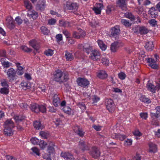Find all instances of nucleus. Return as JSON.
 <instances>
[{"label": "nucleus", "instance_id": "nucleus-1", "mask_svg": "<svg viewBox=\"0 0 160 160\" xmlns=\"http://www.w3.org/2000/svg\"><path fill=\"white\" fill-rule=\"evenodd\" d=\"M69 79L68 75L66 72H63L58 69L54 74V79L55 81L61 84L66 82Z\"/></svg>", "mask_w": 160, "mask_h": 160}, {"label": "nucleus", "instance_id": "nucleus-2", "mask_svg": "<svg viewBox=\"0 0 160 160\" xmlns=\"http://www.w3.org/2000/svg\"><path fill=\"white\" fill-rule=\"evenodd\" d=\"M14 127V123L11 120H8L5 122L4 132L5 135L11 136L13 134L12 129Z\"/></svg>", "mask_w": 160, "mask_h": 160}, {"label": "nucleus", "instance_id": "nucleus-3", "mask_svg": "<svg viewBox=\"0 0 160 160\" xmlns=\"http://www.w3.org/2000/svg\"><path fill=\"white\" fill-rule=\"evenodd\" d=\"M17 71L12 68H11L8 70L7 75L10 82L15 80L17 78L16 75Z\"/></svg>", "mask_w": 160, "mask_h": 160}, {"label": "nucleus", "instance_id": "nucleus-4", "mask_svg": "<svg viewBox=\"0 0 160 160\" xmlns=\"http://www.w3.org/2000/svg\"><path fill=\"white\" fill-rule=\"evenodd\" d=\"M91 52L89 58L94 61H97L99 59L101 58L100 54L99 52L96 49L92 50Z\"/></svg>", "mask_w": 160, "mask_h": 160}, {"label": "nucleus", "instance_id": "nucleus-5", "mask_svg": "<svg viewBox=\"0 0 160 160\" xmlns=\"http://www.w3.org/2000/svg\"><path fill=\"white\" fill-rule=\"evenodd\" d=\"M105 104L107 109L111 112H112L114 110V104L113 100L111 99H106Z\"/></svg>", "mask_w": 160, "mask_h": 160}, {"label": "nucleus", "instance_id": "nucleus-6", "mask_svg": "<svg viewBox=\"0 0 160 160\" xmlns=\"http://www.w3.org/2000/svg\"><path fill=\"white\" fill-rule=\"evenodd\" d=\"M78 48L80 49H82L83 51L86 52L88 54L92 50V47L88 43H84L83 45H79Z\"/></svg>", "mask_w": 160, "mask_h": 160}, {"label": "nucleus", "instance_id": "nucleus-7", "mask_svg": "<svg viewBox=\"0 0 160 160\" xmlns=\"http://www.w3.org/2000/svg\"><path fill=\"white\" fill-rule=\"evenodd\" d=\"M79 5L77 3H71L67 2L65 5V8L69 10H77L78 8Z\"/></svg>", "mask_w": 160, "mask_h": 160}, {"label": "nucleus", "instance_id": "nucleus-8", "mask_svg": "<svg viewBox=\"0 0 160 160\" xmlns=\"http://www.w3.org/2000/svg\"><path fill=\"white\" fill-rule=\"evenodd\" d=\"M89 153L94 158H97L100 155V152L99 149L96 147L92 148Z\"/></svg>", "mask_w": 160, "mask_h": 160}, {"label": "nucleus", "instance_id": "nucleus-9", "mask_svg": "<svg viewBox=\"0 0 160 160\" xmlns=\"http://www.w3.org/2000/svg\"><path fill=\"white\" fill-rule=\"evenodd\" d=\"M77 82L78 85L83 88H86L89 84V82L88 81L83 78H78Z\"/></svg>", "mask_w": 160, "mask_h": 160}, {"label": "nucleus", "instance_id": "nucleus-10", "mask_svg": "<svg viewBox=\"0 0 160 160\" xmlns=\"http://www.w3.org/2000/svg\"><path fill=\"white\" fill-rule=\"evenodd\" d=\"M147 87L148 90L154 93L157 89H159L160 85V84H158L156 86H154L151 83L148 82L147 85Z\"/></svg>", "mask_w": 160, "mask_h": 160}, {"label": "nucleus", "instance_id": "nucleus-11", "mask_svg": "<svg viewBox=\"0 0 160 160\" xmlns=\"http://www.w3.org/2000/svg\"><path fill=\"white\" fill-rule=\"evenodd\" d=\"M45 0H39L36 7V9L40 11H43L45 8Z\"/></svg>", "mask_w": 160, "mask_h": 160}, {"label": "nucleus", "instance_id": "nucleus-12", "mask_svg": "<svg viewBox=\"0 0 160 160\" xmlns=\"http://www.w3.org/2000/svg\"><path fill=\"white\" fill-rule=\"evenodd\" d=\"M117 6L122 10H126L127 9L126 0H117Z\"/></svg>", "mask_w": 160, "mask_h": 160}, {"label": "nucleus", "instance_id": "nucleus-13", "mask_svg": "<svg viewBox=\"0 0 160 160\" xmlns=\"http://www.w3.org/2000/svg\"><path fill=\"white\" fill-rule=\"evenodd\" d=\"M120 30L119 26L116 25L112 28L111 29V35L112 37L118 35L120 33Z\"/></svg>", "mask_w": 160, "mask_h": 160}, {"label": "nucleus", "instance_id": "nucleus-14", "mask_svg": "<svg viewBox=\"0 0 160 160\" xmlns=\"http://www.w3.org/2000/svg\"><path fill=\"white\" fill-rule=\"evenodd\" d=\"M61 156L64 159L67 160H73L74 158L73 155L69 152H62L61 153Z\"/></svg>", "mask_w": 160, "mask_h": 160}, {"label": "nucleus", "instance_id": "nucleus-15", "mask_svg": "<svg viewBox=\"0 0 160 160\" xmlns=\"http://www.w3.org/2000/svg\"><path fill=\"white\" fill-rule=\"evenodd\" d=\"M6 24L7 27L10 29H12L14 27L13 21L11 17H8L6 19Z\"/></svg>", "mask_w": 160, "mask_h": 160}, {"label": "nucleus", "instance_id": "nucleus-16", "mask_svg": "<svg viewBox=\"0 0 160 160\" xmlns=\"http://www.w3.org/2000/svg\"><path fill=\"white\" fill-rule=\"evenodd\" d=\"M148 13L152 18H156L158 16V12L154 7H152L150 8Z\"/></svg>", "mask_w": 160, "mask_h": 160}, {"label": "nucleus", "instance_id": "nucleus-17", "mask_svg": "<svg viewBox=\"0 0 160 160\" xmlns=\"http://www.w3.org/2000/svg\"><path fill=\"white\" fill-rule=\"evenodd\" d=\"M149 149L148 151L149 152L155 153L157 150V146L155 144L150 142L148 144Z\"/></svg>", "mask_w": 160, "mask_h": 160}, {"label": "nucleus", "instance_id": "nucleus-18", "mask_svg": "<svg viewBox=\"0 0 160 160\" xmlns=\"http://www.w3.org/2000/svg\"><path fill=\"white\" fill-rule=\"evenodd\" d=\"M75 133L79 135V136L82 137L83 136L84 132H83L82 128H80L78 126H76L73 129Z\"/></svg>", "mask_w": 160, "mask_h": 160}, {"label": "nucleus", "instance_id": "nucleus-19", "mask_svg": "<svg viewBox=\"0 0 160 160\" xmlns=\"http://www.w3.org/2000/svg\"><path fill=\"white\" fill-rule=\"evenodd\" d=\"M156 110V113H152L151 114V117L153 120L160 117V107L158 106L155 108Z\"/></svg>", "mask_w": 160, "mask_h": 160}, {"label": "nucleus", "instance_id": "nucleus-20", "mask_svg": "<svg viewBox=\"0 0 160 160\" xmlns=\"http://www.w3.org/2000/svg\"><path fill=\"white\" fill-rule=\"evenodd\" d=\"M31 110L33 112L38 113L39 112V105L36 103H32L30 106Z\"/></svg>", "mask_w": 160, "mask_h": 160}, {"label": "nucleus", "instance_id": "nucleus-21", "mask_svg": "<svg viewBox=\"0 0 160 160\" xmlns=\"http://www.w3.org/2000/svg\"><path fill=\"white\" fill-rule=\"evenodd\" d=\"M79 145L80 148L83 151L88 150L89 149L86 143L82 140H81L79 143Z\"/></svg>", "mask_w": 160, "mask_h": 160}, {"label": "nucleus", "instance_id": "nucleus-22", "mask_svg": "<svg viewBox=\"0 0 160 160\" xmlns=\"http://www.w3.org/2000/svg\"><path fill=\"white\" fill-rule=\"evenodd\" d=\"M97 77L101 79H104L107 78V74L105 71L103 70H100L98 72L97 74Z\"/></svg>", "mask_w": 160, "mask_h": 160}, {"label": "nucleus", "instance_id": "nucleus-23", "mask_svg": "<svg viewBox=\"0 0 160 160\" xmlns=\"http://www.w3.org/2000/svg\"><path fill=\"white\" fill-rule=\"evenodd\" d=\"M146 49L148 51H152L154 48L153 42L152 41L148 42L146 43L145 46Z\"/></svg>", "mask_w": 160, "mask_h": 160}, {"label": "nucleus", "instance_id": "nucleus-24", "mask_svg": "<svg viewBox=\"0 0 160 160\" xmlns=\"http://www.w3.org/2000/svg\"><path fill=\"white\" fill-rule=\"evenodd\" d=\"M34 127L36 129H42L43 128V125L40 122L36 121L33 123Z\"/></svg>", "mask_w": 160, "mask_h": 160}, {"label": "nucleus", "instance_id": "nucleus-25", "mask_svg": "<svg viewBox=\"0 0 160 160\" xmlns=\"http://www.w3.org/2000/svg\"><path fill=\"white\" fill-rule=\"evenodd\" d=\"M16 65L17 68V69L16 71L18 74L19 75H22L24 72L23 68L20 66V63H16Z\"/></svg>", "mask_w": 160, "mask_h": 160}, {"label": "nucleus", "instance_id": "nucleus-26", "mask_svg": "<svg viewBox=\"0 0 160 160\" xmlns=\"http://www.w3.org/2000/svg\"><path fill=\"white\" fill-rule=\"evenodd\" d=\"M60 99L58 96L55 94L53 97V102L55 107H57L58 104H60Z\"/></svg>", "mask_w": 160, "mask_h": 160}, {"label": "nucleus", "instance_id": "nucleus-27", "mask_svg": "<svg viewBox=\"0 0 160 160\" xmlns=\"http://www.w3.org/2000/svg\"><path fill=\"white\" fill-rule=\"evenodd\" d=\"M28 14V16L31 17L34 19H36L38 16V14L37 12L33 10L29 11Z\"/></svg>", "mask_w": 160, "mask_h": 160}, {"label": "nucleus", "instance_id": "nucleus-28", "mask_svg": "<svg viewBox=\"0 0 160 160\" xmlns=\"http://www.w3.org/2000/svg\"><path fill=\"white\" fill-rule=\"evenodd\" d=\"M118 42L116 41L114 42L113 43H112L111 46V50L112 52H115L116 51L118 48Z\"/></svg>", "mask_w": 160, "mask_h": 160}, {"label": "nucleus", "instance_id": "nucleus-29", "mask_svg": "<svg viewBox=\"0 0 160 160\" xmlns=\"http://www.w3.org/2000/svg\"><path fill=\"white\" fill-rule=\"evenodd\" d=\"M65 56L67 61H71L73 59V57L72 54L67 51H65Z\"/></svg>", "mask_w": 160, "mask_h": 160}, {"label": "nucleus", "instance_id": "nucleus-30", "mask_svg": "<svg viewBox=\"0 0 160 160\" xmlns=\"http://www.w3.org/2000/svg\"><path fill=\"white\" fill-rule=\"evenodd\" d=\"M139 31L141 34H145L148 33V30L145 27L143 26L140 27Z\"/></svg>", "mask_w": 160, "mask_h": 160}, {"label": "nucleus", "instance_id": "nucleus-31", "mask_svg": "<svg viewBox=\"0 0 160 160\" xmlns=\"http://www.w3.org/2000/svg\"><path fill=\"white\" fill-rule=\"evenodd\" d=\"M98 43L100 48L102 50H105L107 48V46L103 43L102 41L98 40Z\"/></svg>", "mask_w": 160, "mask_h": 160}, {"label": "nucleus", "instance_id": "nucleus-32", "mask_svg": "<svg viewBox=\"0 0 160 160\" xmlns=\"http://www.w3.org/2000/svg\"><path fill=\"white\" fill-rule=\"evenodd\" d=\"M114 138L118 139L119 140L122 141L125 139L126 136L124 135H122L120 134L114 133Z\"/></svg>", "mask_w": 160, "mask_h": 160}, {"label": "nucleus", "instance_id": "nucleus-33", "mask_svg": "<svg viewBox=\"0 0 160 160\" xmlns=\"http://www.w3.org/2000/svg\"><path fill=\"white\" fill-rule=\"evenodd\" d=\"M2 65L5 68H8L10 66V63L8 61H5L3 58L1 59Z\"/></svg>", "mask_w": 160, "mask_h": 160}, {"label": "nucleus", "instance_id": "nucleus-34", "mask_svg": "<svg viewBox=\"0 0 160 160\" xmlns=\"http://www.w3.org/2000/svg\"><path fill=\"white\" fill-rule=\"evenodd\" d=\"M59 25L65 27H67L70 26V23L67 21H64L62 20L59 21Z\"/></svg>", "mask_w": 160, "mask_h": 160}, {"label": "nucleus", "instance_id": "nucleus-35", "mask_svg": "<svg viewBox=\"0 0 160 160\" xmlns=\"http://www.w3.org/2000/svg\"><path fill=\"white\" fill-rule=\"evenodd\" d=\"M140 100L145 103H149L151 102V101L148 98H146L145 96H142L140 98Z\"/></svg>", "mask_w": 160, "mask_h": 160}, {"label": "nucleus", "instance_id": "nucleus-36", "mask_svg": "<svg viewBox=\"0 0 160 160\" xmlns=\"http://www.w3.org/2000/svg\"><path fill=\"white\" fill-rule=\"evenodd\" d=\"M9 89L7 87L1 88L0 89V93L1 94L7 95L8 93Z\"/></svg>", "mask_w": 160, "mask_h": 160}, {"label": "nucleus", "instance_id": "nucleus-37", "mask_svg": "<svg viewBox=\"0 0 160 160\" xmlns=\"http://www.w3.org/2000/svg\"><path fill=\"white\" fill-rule=\"evenodd\" d=\"M121 23L126 27H129L131 25V24L129 21L127 20L122 19L121 20Z\"/></svg>", "mask_w": 160, "mask_h": 160}, {"label": "nucleus", "instance_id": "nucleus-38", "mask_svg": "<svg viewBox=\"0 0 160 160\" xmlns=\"http://www.w3.org/2000/svg\"><path fill=\"white\" fill-rule=\"evenodd\" d=\"M24 4L26 8L30 10L32 8L31 4L28 1L24 0Z\"/></svg>", "mask_w": 160, "mask_h": 160}, {"label": "nucleus", "instance_id": "nucleus-39", "mask_svg": "<svg viewBox=\"0 0 160 160\" xmlns=\"http://www.w3.org/2000/svg\"><path fill=\"white\" fill-rule=\"evenodd\" d=\"M41 30L42 32L46 35H47L49 32V30L45 26H42L41 28Z\"/></svg>", "mask_w": 160, "mask_h": 160}, {"label": "nucleus", "instance_id": "nucleus-40", "mask_svg": "<svg viewBox=\"0 0 160 160\" xmlns=\"http://www.w3.org/2000/svg\"><path fill=\"white\" fill-rule=\"evenodd\" d=\"M63 111L67 114L70 115L72 113L71 109L68 106H65L63 108Z\"/></svg>", "mask_w": 160, "mask_h": 160}, {"label": "nucleus", "instance_id": "nucleus-41", "mask_svg": "<svg viewBox=\"0 0 160 160\" xmlns=\"http://www.w3.org/2000/svg\"><path fill=\"white\" fill-rule=\"evenodd\" d=\"M38 144L39 145L40 148L42 149H43L47 145L46 143L43 140H39V142L38 143Z\"/></svg>", "mask_w": 160, "mask_h": 160}, {"label": "nucleus", "instance_id": "nucleus-42", "mask_svg": "<svg viewBox=\"0 0 160 160\" xmlns=\"http://www.w3.org/2000/svg\"><path fill=\"white\" fill-rule=\"evenodd\" d=\"M40 135L41 136L42 138L47 139L49 136V135L48 133L42 131L40 132Z\"/></svg>", "mask_w": 160, "mask_h": 160}, {"label": "nucleus", "instance_id": "nucleus-43", "mask_svg": "<svg viewBox=\"0 0 160 160\" xmlns=\"http://www.w3.org/2000/svg\"><path fill=\"white\" fill-rule=\"evenodd\" d=\"M15 120L17 122H18L19 121H21L25 118L24 116H17L14 117Z\"/></svg>", "mask_w": 160, "mask_h": 160}, {"label": "nucleus", "instance_id": "nucleus-44", "mask_svg": "<svg viewBox=\"0 0 160 160\" xmlns=\"http://www.w3.org/2000/svg\"><path fill=\"white\" fill-rule=\"evenodd\" d=\"M125 16L126 17L128 18L131 20H134L135 19V17L131 12L125 14Z\"/></svg>", "mask_w": 160, "mask_h": 160}, {"label": "nucleus", "instance_id": "nucleus-45", "mask_svg": "<svg viewBox=\"0 0 160 160\" xmlns=\"http://www.w3.org/2000/svg\"><path fill=\"white\" fill-rule=\"evenodd\" d=\"M39 112L44 113L46 112V106L42 105H39Z\"/></svg>", "mask_w": 160, "mask_h": 160}, {"label": "nucleus", "instance_id": "nucleus-46", "mask_svg": "<svg viewBox=\"0 0 160 160\" xmlns=\"http://www.w3.org/2000/svg\"><path fill=\"white\" fill-rule=\"evenodd\" d=\"M32 143L33 144H38L39 142V140L37 138H33L31 139Z\"/></svg>", "mask_w": 160, "mask_h": 160}, {"label": "nucleus", "instance_id": "nucleus-47", "mask_svg": "<svg viewBox=\"0 0 160 160\" xmlns=\"http://www.w3.org/2000/svg\"><path fill=\"white\" fill-rule=\"evenodd\" d=\"M62 33L65 35L66 38H68L70 37L71 34L67 30H63Z\"/></svg>", "mask_w": 160, "mask_h": 160}, {"label": "nucleus", "instance_id": "nucleus-48", "mask_svg": "<svg viewBox=\"0 0 160 160\" xmlns=\"http://www.w3.org/2000/svg\"><path fill=\"white\" fill-rule=\"evenodd\" d=\"M102 62L103 64L108 66L109 63L108 60L106 58H102Z\"/></svg>", "mask_w": 160, "mask_h": 160}, {"label": "nucleus", "instance_id": "nucleus-49", "mask_svg": "<svg viewBox=\"0 0 160 160\" xmlns=\"http://www.w3.org/2000/svg\"><path fill=\"white\" fill-rule=\"evenodd\" d=\"M21 85L23 88L24 89H29L30 88V86L28 85V84L25 82H22Z\"/></svg>", "mask_w": 160, "mask_h": 160}, {"label": "nucleus", "instance_id": "nucleus-50", "mask_svg": "<svg viewBox=\"0 0 160 160\" xmlns=\"http://www.w3.org/2000/svg\"><path fill=\"white\" fill-rule=\"evenodd\" d=\"M31 150L33 152H34L37 155L39 156L40 155L39 151L38 149L36 147H34L32 148Z\"/></svg>", "mask_w": 160, "mask_h": 160}, {"label": "nucleus", "instance_id": "nucleus-51", "mask_svg": "<svg viewBox=\"0 0 160 160\" xmlns=\"http://www.w3.org/2000/svg\"><path fill=\"white\" fill-rule=\"evenodd\" d=\"M77 105L82 110H85L86 109V107L84 103L82 102H79Z\"/></svg>", "mask_w": 160, "mask_h": 160}, {"label": "nucleus", "instance_id": "nucleus-52", "mask_svg": "<svg viewBox=\"0 0 160 160\" xmlns=\"http://www.w3.org/2000/svg\"><path fill=\"white\" fill-rule=\"evenodd\" d=\"M44 53L47 56H51L53 53V51L49 49L45 51L44 52Z\"/></svg>", "mask_w": 160, "mask_h": 160}, {"label": "nucleus", "instance_id": "nucleus-53", "mask_svg": "<svg viewBox=\"0 0 160 160\" xmlns=\"http://www.w3.org/2000/svg\"><path fill=\"white\" fill-rule=\"evenodd\" d=\"M118 76L121 79L123 80L126 77V75L125 73L121 72L118 74Z\"/></svg>", "mask_w": 160, "mask_h": 160}, {"label": "nucleus", "instance_id": "nucleus-54", "mask_svg": "<svg viewBox=\"0 0 160 160\" xmlns=\"http://www.w3.org/2000/svg\"><path fill=\"white\" fill-rule=\"evenodd\" d=\"M56 22V20L53 18L49 19L48 21V24L50 25H53Z\"/></svg>", "mask_w": 160, "mask_h": 160}, {"label": "nucleus", "instance_id": "nucleus-55", "mask_svg": "<svg viewBox=\"0 0 160 160\" xmlns=\"http://www.w3.org/2000/svg\"><path fill=\"white\" fill-rule=\"evenodd\" d=\"M91 23L92 26L95 27L98 24V22L97 19H92Z\"/></svg>", "mask_w": 160, "mask_h": 160}, {"label": "nucleus", "instance_id": "nucleus-56", "mask_svg": "<svg viewBox=\"0 0 160 160\" xmlns=\"http://www.w3.org/2000/svg\"><path fill=\"white\" fill-rule=\"evenodd\" d=\"M21 48L25 52H28L31 51L32 50L26 46H22L21 47Z\"/></svg>", "mask_w": 160, "mask_h": 160}, {"label": "nucleus", "instance_id": "nucleus-57", "mask_svg": "<svg viewBox=\"0 0 160 160\" xmlns=\"http://www.w3.org/2000/svg\"><path fill=\"white\" fill-rule=\"evenodd\" d=\"M149 22L153 26H155L157 24V21L154 19L150 20Z\"/></svg>", "mask_w": 160, "mask_h": 160}, {"label": "nucleus", "instance_id": "nucleus-58", "mask_svg": "<svg viewBox=\"0 0 160 160\" xmlns=\"http://www.w3.org/2000/svg\"><path fill=\"white\" fill-rule=\"evenodd\" d=\"M132 141L131 139H127L125 141L124 144L125 145L128 146L132 144Z\"/></svg>", "mask_w": 160, "mask_h": 160}, {"label": "nucleus", "instance_id": "nucleus-59", "mask_svg": "<svg viewBox=\"0 0 160 160\" xmlns=\"http://www.w3.org/2000/svg\"><path fill=\"white\" fill-rule=\"evenodd\" d=\"M141 117L144 119H146L148 117V113L146 112L141 113L140 114Z\"/></svg>", "mask_w": 160, "mask_h": 160}, {"label": "nucleus", "instance_id": "nucleus-60", "mask_svg": "<svg viewBox=\"0 0 160 160\" xmlns=\"http://www.w3.org/2000/svg\"><path fill=\"white\" fill-rule=\"evenodd\" d=\"M56 38L58 42L62 40V37L61 34H59L57 35L56 36Z\"/></svg>", "mask_w": 160, "mask_h": 160}, {"label": "nucleus", "instance_id": "nucleus-61", "mask_svg": "<svg viewBox=\"0 0 160 160\" xmlns=\"http://www.w3.org/2000/svg\"><path fill=\"white\" fill-rule=\"evenodd\" d=\"M93 10L97 14H100L101 13V10L100 9L96 7H94L93 8Z\"/></svg>", "mask_w": 160, "mask_h": 160}, {"label": "nucleus", "instance_id": "nucleus-62", "mask_svg": "<svg viewBox=\"0 0 160 160\" xmlns=\"http://www.w3.org/2000/svg\"><path fill=\"white\" fill-rule=\"evenodd\" d=\"M147 62L149 63V64H151L153 63H156L155 60L152 58H148L146 59Z\"/></svg>", "mask_w": 160, "mask_h": 160}, {"label": "nucleus", "instance_id": "nucleus-63", "mask_svg": "<svg viewBox=\"0 0 160 160\" xmlns=\"http://www.w3.org/2000/svg\"><path fill=\"white\" fill-rule=\"evenodd\" d=\"M72 37L76 39H79L80 38V35L79 33L76 32H74L72 34Z\"/></svg>", "mask_w": 160, "mask_h": 160}, {"label": "nucleus", "instance_id": "nucleus-64", "mask_svg": "<svg viewBox=\"0 0 160 160\" xmlns=\"http://www.w3.org/2000/svg\"><path fill=\"white\" fill-rule=\"evenodd\" d=\"M99 98L96 96H94L92 98L93 103H96L99 100Z\"/></svg>", "mask_w": 160, "mask_h": 160}]
</instances>
